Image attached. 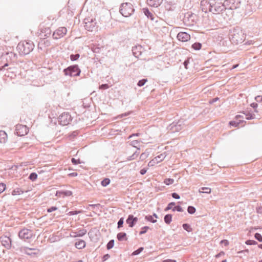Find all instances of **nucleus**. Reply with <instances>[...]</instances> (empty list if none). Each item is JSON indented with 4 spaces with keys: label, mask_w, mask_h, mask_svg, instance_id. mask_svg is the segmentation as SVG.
I'll return each instance as SVG.
<instances>
[{
    "label": "nucleus",
    "mask_w": 262,
    "mask_h": 262,
    "mask_svg": "<svg viewBox=\"0 0 262 262\" xmlns=\"http://www.w3.org/2000/svg\"><path fill=\"white\" fill-rule=\"evenodd\" d=\"M49 34V28H44L43 26L40 25L39 32L38 33V36L40 39L38 42V48L45 52H47L49 50V41L47 39Z\"/></svg>",
    "instance_id": "f257e3e1"
},
{
    "label": "nucleus",
    "mask_w": 262,
    "mask_h": 262,
    "mask_svg": "<svg viewBox=\"0 0 262 262\" xmlns=\"http://www.w3.org/2000/svg\"><path fill=\"white\" fill-rule=\"evenodd\" d=\"M201 6L203 11L207 12L208 10L213 13H220L221 12L225 7V5L221 3L213 4L209 3L207 1L203 0L201 1Z\"/></svg>",
    "instance_id": "f03ea898"
},
{
    "label": "nucleus",
    "mask_w": 262,
    "mask_h": 262,
    "mask_svg": "<svg viewBox=\"0 0 262 262\" xmlns=\"http://www.w3.org/2000/svg\"><path fill=\"white\" fill-rule=\"evenodd\" d=\"M34 45L32 42L24 41L20 42L17 46V50L21 55L29 54L34 49Z\"/></svg>",
    "instance_id": "7ed1b4c3"
},
{
    "label": "nucleus",
    "mask_w": 262,
    "mask_h": 262,
    "mask_svg": "<svg viewBox=\"0 0 262 262\" xmlns=\"http://www.w3.org/2000/svg\"><path fill=\"white\" fill-rule=\"evenodd\" d=\"M84 27L89 31L93 32L98 31V26L95 18H87L85 19Z\"/></svg>",
    "instance_id": "20e7f679"
},
{
    "label": "nucleus",
    "mask_w": 262,
    "mask_h": 262,
    "mask_svg": "<svg viewBox=\"0 0 262 262\" xmlns=\"http://www.w3.org/2000/svg\"><path fill=\"white\" fill-rule=\"evenodd\" d=\"M134 9L133 5L128 3L122 4L120 12L124 17H128L130 16L134 12Z\"/></svg>",
    "instance_id": "39448f33"
},
{
    "label": "nucleus",
    "mask_w": 262,
    "mask_h": 262,
    "mask_svg": "<svg viewBox=\"0 0 262 262\" xmlns=\"http://www.w3.org/2000/svg\"><path fill=\"white\" fill-rule=\"evenodd\" d=\"M245 38V34L242 31H234L232 35L231 40L233 43L238 44L244 41Z\"/></svg>",
    "instance_id": "423d86ee"
},
{
    "label": "nucleus",
    "mask_w": 262,
    "mask_h": 262,
    "mask_svg": "<svg viewBox=\"0 0 262 262\" xmlns=\"http://www.w3.org/2000/svg\"><path fill=\"white\" fill-rule=\"evenodd\" d=\"M225 8L230 10H235L241 5L239 0H226L224 2Z\"/></svg>",
    "instance_id": "0eeeda50"
},
{
    "label": "nucleus",
    "mask_w": 262,
    "mask_h": 262,
    "mask_svg": "<svg viewBox=\"0 0 262 262\" xmlns=\"http://www.w3.org/2000/svg\"><path fill=\"white\" fill-rule=\"evenodd\" d=\"M66 75L70 76H79L80 73V70L77 66H73L68 68L64 70Z\"/></svg>",
    "instance_id": "6e6552de"
},
{
    "label": "nucleus",
    "mask_w": 262,
    "mask_h": 262,
    "mask_svg": "<svg viewBox=\"0 0 262 262\" xmlns=\"http://www.w3.org/2000/svg\"><path fill=\"white\" fill-rule=\"evenodd\" d=\"M33 235V232L31 230L27 228H24L18 232L19 237L24 240L31 238Z\"/></svg>",
    "instance_id": "1a4fd4ad"
},
{
    "label": "nucleus",
    "mask_w": 262,
    "mask_h": 262,
    "mask_svg": "<svg viewBox=\"0 0 262 262\" xmlns=\"http://www.w3.org/2000/svg\"><path fill=\"white\" fill-rule=\"evenodd\" d=\"M72 120L71 115L67 113L62 114L58 118V121L62 125H68Z\"/></svg>",
    "instance_id": "9d476101"
},
{
    "label": "nucleus",
    "mask_w": 262,
    "mask_h": 262,
    "mask_svg": "<svg viewBox=\"0 0 262 262\" xmlns=\"http://www.w3.org/2000/svg\"><path fill=\"white\" fill-rule=\"evenodd\" d=\"M166 157V154L165 153H163L159 156L155 157L154 159H152L151 161H149V162L148 164V166L149 167H152L155 166L156 165L160 163L162 161L164 160V159Z\"/></svg>",
    "instance_id": "9b49d317"
},
{
    "label": "nucleus",
    "mask_w": 262,
    "mask_h": 262,
    "mask_svg": "<svg viewBox=\"0 0 262 262\" xmlns=\"http://www.w3.org/2000/svg\"><path fill=\"white\" fill-rule=\"evenodd\" d=\"M29 132L28 128L26 125L17 124L15 127L16 134L18 136H23L26 135Z\"/></svg>",
    "instance_id": "f8f14e48"
},
{
    "label": "nucleus",
    "mask_w": 262,
    "mask_h": 262,
    "mask_svg": "<svg viewBox=\"0 0 262 262\" xmlns=\"http://www.w3.org/2000/svg\"><path fill=\"white\" fill-rule=\"evenodd\" d=\"M67 33V29L66 27H60L57 29L53 34V37L54 39H59L63 37Z\"/></svg>",
    "instance_id": "ddd939ff"
},
{
    "label": "nucleus",
    "mask_w": 262,
    "mask_h": 262,
    "mask_svg": "<svg viewBox=\"0 0 262 262\" xmlns=\"http://www.w3.org/2000/svg\"><path fill=\"white\" fill-rule=\"evenodd\" d=\"M2 245L7 249H9L11 247V240L7 236H3L1 238Z\"/></svg>",
    "instance_id": "4468645a"
},
{
    "label": "nucleus",
    "mask_w": 262,
    "mask_h": 262,
    "mask_svg": "<svg viewBox=\"0 0 262 262\" xmlns=\"http://www.w3.org/2000/svg\"><path fill=\"white\" fill-rule=\"evenodd\" d=\"M177 38L181 41L185 42L190 40V35L186 32H180L177 35Z\"/></svg>",
    "instance_id": "2eb2a0df"
},
{
    "label": "nucleus",
    "mask_w": 262,
    "mask_h": 262,
    "mask_svg": "<svg viewBox=\"0 0 262 262\" xmlns=\"http://www.w3.org/2000/svg\"><path fill=\"white\" fill-rule=\"evenodd\" d=\"M235 119L236 120L230 121L229 122V125L234 127H237L239 123L243 121L242 119H244V116L241 115H238L236 116Z\"/></svg>",
    "instance_id": "dca6fc26"
},
{
    "label": "nucleus",
    "mask_w": 262,
    "mask_h": 262,
    "mask_svg": "<svg viewBox=\"0 0 262 262\" xmlns=\"http://www.w3.org/2000/svg\"><path fill=\"white\" fill-rule=\"evenodd\" d=\"M33 251H36V249L34 248H30L27 247H21V251L28 255L33 256L36 255L37 252H33Z\"/></svg>",
    "instance_id": "f3484780"
},
{
    "label": "nucleus",
    "mask_w": 262,
    "mask_h": 262,
    "mask_svg": "<svg viewBox=\"0 0 262 262\" xmlns=\"http://www.w3.org/2000/svg\"><path fill=\"white\" fill-rule=\"evenodd\" d=\"M73 193L71 191H56V195L60 198H64L66 196H70L72 195Z\"/></svg>",
    "instance_id": "a211bd4d"
},
{
    "label": "nucleus",
    "mask_w": 262,
    "mask_h": 262,
    "mask_svg": "<svg viewBox=\"0 0 262 262\" xmlns=\"http://www.w3.org/2000/svg\"><path fill=\"white\" fill-rule=\"evenodd\" d=\"M162 0H147L149 5L157 7L161 4Z\"/></svg>",
    "instance_id": "6ab92c4d"
},
{
    "label": "nucleus",
    "mask_w": 262,
    "mask_h": 262,
    "mask_svg": "<svg viewBox=\"0 0 262 262\" xmlns=\"http://www.w3.org/2000/svg\"><path fill=\"white\" fill-rule=\"evenodd\" d=\"M85 242L83 240H80L75 243V246L78 249H81L85 247Z\"/></svg>",
    "instance_id": "aec40b11"
},
{
    "label": "nucleus",
    "mask_w": 262,
    "mask_h": 262,
    "mask_svg": "<svg viewBox=\"0 0 262 262\" xmlns=\"http://www.w3.org/2000/svg\"><path fill=\"white\" fill-rule=\"evenodd\" d=\"M142 48L141 46L135 47L133 48V54L136 57H137L141 55V52L140 50Z\"/></svg>",
    "instance_id": "412c9836"
},
{
    "label": "nucleus",
    "mask_w": 262,
    "mask_h": 262,
    "mask_svg": "<svg viewBox=\"0 0 262 262\" xmlns=\"http://www.w3.org/2000/svg\"><path fill=\"white\" fill-rule=\"evenodd\" d=\"M117 237L118 239L120 241H123V240L126 241L127 239V238L126 237V234L125 233H124V232L119 233L117 234Z\"/></svg>",
    "instance_id": "4be33fe9"
},
{
    "label": "nucleus",
    "mask_w": 262,
    "mask_h": 262,
    "mask_svg": "<svg viewBox=\"0 0 262 262\" xmlns=\"http://www.w3.org/2000/svg\"><path fill=\"white\" fill-rule=\"evenodd\" d=\"M211 191V188L209 187H202L199 190V192L200 193H210Z\"/></svg>",
    "instance_id": "5701e85b"
},
{
    "label": "nucleus",
    "mask_w": 262,
    "mask_h": 262,
    "mask_svg": "<svg viewBox=\"0 0 262 262\" xmlns=\"http://www.w3.org/2000/svg\"><path fill=\"white\" fill-rule=\"evenodd\" d=\"M132 215H129L126 220V223L129 225L130 227H133L134 226V221L132 220Z\"/></svg>",
    "instance_id": "b1692460"
},
{
    "label": "nucleus",
    "mask_w": 262,
    "mask_h": 262,
    "mask_svg": "<svg viewBox=\"0 0 262 262\" xmlns=\"http://www.w3.org/2000/svg\"><path fill=\"white\" fill-rule=\"evenodd\" d=\"M7 137V134L4 131H0V141L5 142V138Z\"/></svg>",
    "instance_id": "393cba45"
},
{
    "label": "nucleus",
    "mask_w": 262,
    "mask_h": 262,
    "mask_svg": "<svg viewBox=\"0 0 262 262\" xmlns=\"http://www.w3.org/2000/svg\"><path fill=\"white\" fill-rule=\"evenodd\" d=\"M144 12L145 15L147 16V17L149 18L151 20H154V17L152 14L149 12V11L147 9H144Z\"/></svg>",
    "instance_id": "a878e982"
},
{
    "label": "nucleus",
    "mask_w": 262,
    "mask_h": 262,
    "mask_svg": "<svg viewBox=\"0 0 262 262\" xmlns=\"http://www.w3.org/2000/svg\"><path fill=\"white\" fill-rule=\"evenodd\" d=\"M192 48L196 50H199L202 48V44L199 42H195L192 45Z\"/></svg>",
    "instance_id": "bb28decb"
},
{
    "label": "nucleus",
    "mask_w": 262,
    "mask_h": 262,
    "mask_svg": "<svg viewBox=\"0 0 262 262\" xmlns=\"http://www.w3.org/2000/svg\"><path fill=\"white\" fill-rule=\"evenodd\" d=\"M172 216L170 214H167L164 217V221L166 224H170L171 222Z\"/></svg>",
    "instance_id": "cd10ccee"
},
{
    "label": "nucleus",
    "mask_w": 262,
    "mask_h": 262,
    "mask_svg": "<svg viewBox=\"0 0 262 262\" xmlns=\"http://www.w3.org/2000/svg\"><path fill=\"white\" fill-rule=\"evenodd\" d=\"M164 183L166 185H169L174 183V180L170 178H166L164 180Z\"/></svg>",
    "instance_id": "c85d7f7f"
},
{
    "label": "nucleus",
    "mask_w": 262,
    "mask_h": 262,
    "mask_svg": "<svg viewBox=\"0 0 262 262\" xmlns=\"http://www.w3.org/2000/svg\"><path fill=\"white\" fill-rule=\"evenodd\" d=\"M37 178V174L35 172H32L29 176V179L32 181H35Z\"/></svg>",
    "instance_id": "c756f323"
},
{
    "label": "nucleus",
    "mask_w": 262,
    "mask_h": 262,
    "mask_svg": "<svg viewBox=\"0 0 262 262\" xmlns=\"http://www.w3.org/2000/svg\"><path fill=\"white\" fill-rule=\"evenodd\" d=\"M110 183V180L108 178L104 179L103 181L101 182V185L103 186H106Z\"/></svg>",
    "instance_id": "7c9ffc66"
},
{
    "label": "nucleus",
    "mask_w": 262,
    "mask_h": 262,
    "mask_svg": "<svg viewBox=\"0 0 262 262\" xmlns=\"http://www.w3.org/2000/svg\"><path fill=\"white\" fill-rule=\"evenodd\" d=\"M183 228L188 232L192 231V228L191 227L187 224H184L183 225Z\"/></svg>",
    "instance_id": "2f4dec72"
},
{
    "label": "nucleus",
    "mask_w": 262,
    "mask_h": 262,
    "mask_svg": "<svg viewBox=\"0 0 262 262\" xmlns=\"http://www.w3.org/2000/svg\"><path fill=\"white\" fill-rule=\"evenodd\" d=\"M145 219L148 221L151 222L153 223H155L157 222L156 220H154L153 216L152 215H147L145 216Z\"/></svg>",
    "instance_id": "473e14b6"
},
{
    "label": "nucleus",
    "mask_w": 262,
    "mask_h": 262,
    "mask_svg": "<svg viewBox=\"0 0 262 262\" xmlns=\"http://www.w3.org/2000/svg\"><path fill=\"white\" fill-rule=\"evenodd\" d=\"M187 211L190 214H193L195 212V208L193 206H189Z\"/></svg>",
    "instance_id": "72a5a7b5"
},
{
    "label": "nucleus",
    "mask_w": 262,
    "mask_h": 262,
    "mask_svg": "<svg viewBox=\"0 0 262 262\" xmlns=\"http://www.w3.org/2000/svg\"><path fill=\"white\" fill-rule=\"evenodd\" d=\"M114 241L113 239L111 240L107 244V249H111L114 247Z\"/></svg>",
    "instance_id": "f704fd0d"
},
{
    "label": "nucleus",
    "mask_w": 262,
    "mask_h": 262,
    "mask_svg": "<svg viewBox=\"0 0 262 262\" xmlns=\"http://www.w3.org/2000/svg\"><path fill=\"white\" fill-rule=\"evenodd\" d=\"M80 57L79 54H77L75 55L72 54L71 55L70 58L71 60L72 61L76 60H77Z\"/></svg>",
    "instance_id": "c9c22d12"
},
{
    "label": "nucleus",
    "mask_w": 262,
    "mask_h": 262,
    "mask_svg": "<svg viewBox=\"0 0 262 262\" xmlns=\"http://www.w3.org/2000/svg\"><path fill=\"white\" fill-rule=\"evenodd\" d=\"M143 249L144 248L143 247H141V248H139L137 250L133 252V253H132V255H136L139 254L143 250Z\"/></svg>",
    "instance_id": "e433bc0d"
},
{
    "label": "nucleus",
    "mask_w": 262,
    "mask_h": 262,
    "mask_svg": "<svg viewBox=\"0 0 262 262\" xmlns=\"http://www.w3.org/2000/svg\"><path fill=\"white\" fill-rule=\"evenodd\" d=\"M148 229H149V227L148 226H145L144 227H142L141 228V230L140 232V234L141 235V234L145 233L147 232V231L148 230Z\"/></svg>",
    "instance_id": "4c0bfd02"
},
{
    "label": "nucleus",
    "mask_w": 262,
    "mask_h": 262,
    "mask_svg": "<svg viewBox=\"0 0 262 262\" xmlns=\"http://www.w3.org/2000/svg\"><path fill=\"white\" fill-rule=\"evenodd\" d=\"M147 81V80L146 79H143L140 80L139 81V82L138 83V85L139 86H142L144 85V84L145 83V82Z\"/></svg>",
    "instance_id": "58836bf2"
},
{
    "label": "nucleus",
    "mask_w": 262,
    "mask_h": 262,
    "mask_svg": "<svg viewBox=\"0 0 262 262\" xmlns=\"http://www.w3.org/2000/svg\"><path fill=\"white\" fill-rule=\"evenodd\" d=\"M82 211L81 210L70 211L68 213V215H73L77 214L78 213H82Z\"/></svg>",
    "instance_id": "ea45409f"
},
{
    "label": "nucleus",
    "mask_w": 262,
    "mask_h": 262,
    "mask_svg": "<svg viewBox=\"0 0 262 262\" xmlns=\"http://www.w3.org/2000/svg\"><path fill=\"white\" fill-rule=\"evenodd\" d=\"M254 237L259 242H262V236L259 233H255Z\"/></svg>",
    "instance_id": "a19ab883"
},
{
    "label": "nucleus",
    "mask_w": 262,
    "mask_h": 262,
    "mask_svg": "<svg viewBox=\"0 0 262 262\" xmlns=\"http://www.w3.org/2000/svg\"><path fill=\"white\" fill-rule=\"evenodd\" d=\"M175 205V203L174 202H172V203H169L167 207L165 209V210L167 211V210H170V209H172L173 208V207Z\"/></svg>",
    "instance_id": "79ce46f5"
},
{
    "label": "nucleus",
    "mask_w": 262,
    "mask_h": 262,
    "mask_svg": "<svg viewBox=\"0 0 262 262\" xmlns=\"http://www.w3.org/2000/svg\"><path fill=\"white\" fill-rule=\"evenodd\" d=\"M246 244L248 245H256L257 244V242L253 240H247L245 242Z\"/></svg>",
    "instance_id": "37998d69"
},
{
    "label": "nucleus",
    "mask_w": 262,
    "mask_h": 262,
    "mask_svg": "<svg viewBox=\"0 0 262 262\" xmlns=\"http://www.w3.org/2000/svg\"><path fill=\"white\" fill-rule=\"evenodd\" d=\"M172 210L173 211H179V212L183 211L182 208L181 206H174L173 207V208L172 209Z\"/></svg>",
    "instance_id": "c03bdc74"
},
{
    "label": "nucleus",
    "mask_w": 262,
    "mask_h": 262,
    "mask_svg": "<svg viewBox=\"0 0 262 262\" xmlns=\"http://www.w3.org/2000/svg\"><path fill=\"white\" fill-rule=\"evenodd\" d=\"M6 189V185L3 183H0V193L3 192Z\"/></svg>",
    "instance_id": "a18cd8bd"
},
{
    "label": "nucleus",
    "mask_w": 262,
    "mask_h": 262,
    "mask_svg": "<svg viewBox=\"0 0 262 262\" xmlns=\"http://www.w3.org/2000/svg\"><path fill=\"white\" fill-rule=\"evenodd\" d=\"M71 161H72V163L74 165H76V164L80 163V160H79V159L76 160L74 158H72Z\"/></svg>",
    "instance_id": "49530a36"
},
{
    "label": "nucleus",
    "mask_w": 262,
    "mask_h": 262,
    "mask_svg": "<svg viewBox=\"0 0 262 262\" xmlns=\"http://www.w3.org/2000/svg\"><path fill=\"white\" fill-rule=\"evenodd\" d=\"M123 224V219L121 218L119 222H118V227L120 228L122 226V225Z\"/></svg>",
    "instance_id": "de8ad7c7"
},
{
    "label": "nucleus",
    "mask_w": 262,
    "mask_h": 262,
    "mask_svg": "<svg viewBox=\"0 0 262 262\" xmlns=\"http://www.w3.org/2000/svg\"><path fill=\"white\" fill-rule=\"evenodd\" d=\"M221 244L224 245L225 246H227L229 245V242L226 239L221 241Z\"/></svg>",
    "instance_id": "09e8293b"
},
{
    "label": "nucleus",
    "mask_w": 262,
    "mask_h": 262,
    "mask_svg": "<svg viewBox=\"0 0 262 262\" xmlns=\"http://www.w3.org/2000/svg\"><path fill=\"white\" fill-rule=\"evenodd\" d=\"M109 88V86L107 84H102L100 86L99 88L100 89H107Z\"/></svg>",
    "instance_id": "8fccbe9b"
},
{
    "label": "nucleus",
    "mask_w": 262,
    "mask_h": 262,
    "mask_svg": "<svg viewBox=\"0 0 262 262\" xmlns=\"http://www.w3.org/2000/svg\"><path fill=\"white\" fill-rule=\"evenodd\" d=\"M246 118L248 120L252 119L254 118V116L253 115L249 114L246 115Z\"/></svg>",
    "instance_id": "3c124183"
},
{
    "label": "nucleus",
    "mask_w": 262,
    "mask_h": 262,
    "mask_svg": "<svg viewBox=\"0 0 262 262\" xmlns=\"http://www.w3.org/2000/svg\"><path fill=\"white\" fill-rule=\"evenodd\" d=\"M255 100L257 102H262V96H257L255 97Z\"/></svg>",
    "instance_id": "603ef678"
},
{
    "label": "nucleus",
    "mask_w": 262,
    "mask_h": 262,
    "mask_svg": "<svg viewBox=\"0 0 262 262\" xmlns=\"http://www.w3.org/2000/svg\"><path fill=\"white\" fill-rule=\"evenodd\" d=\"M172 196L174 198V199H180V196L176 193H172Z\"/></svg>",
    "instance_id": "864d4df0"
},
{
    "label": "nucleus",
    "mask_w": 262,
    "mask_h": 262,
    "mask_svg": "<svg viewBox=\"0 0 262 262\" xmlns=\"http://www.w3.org/2000/svg\"><path fill=\"white\" fill-rule=\"evenodd\" d=\"M162 262H177V261L174 259H167L163 260Z\"/></svg>",
    "instance_id": "5fc2aeb1"
},
{
    "label": "nucleus",
    "mask_w": 262,
    "mask_h": 262,
    "mask_svg": "<svg viewBox=\"0 0 262 262\" xmlns=\"http://www.w3.org/2000/svg\"><path fill=\"white\" fill-rule=\"evenodd\" d=\"M17 193H18V194H20V193H19V189H17V190L15 189V190H14L12 191V194H13V195H16V194H17Z\"/></svg>",
    "instance_id": "6e6d98bb"
},
{
    "label": "nucleus",
    "mask_w": 262,
    "mask_h": 262,
    "mask_svg": "<svg viewBox=\"0 0 262 262\" xmlns=\"http://www.w3.org/2000/svg\"><path fill=\"white\" fill-rule=\"evenodd\" d=\"M225 252H223V251H221V252H220L219 254H217V255H216L215 257H216V258H217V257H220V256H221L224 255H225Z\"/></svg>",
    "instance_id": "4d7b16f0"
},
{
    "label": "nucleus",
    "mask_w": 262,
    "mask_h": 262,
    "mask_svg": "<svg viewBox=\"0 0 262 262\" xmlns=\"http://www.w3.org/2000/svg\"><path fill=\"white\" fill-rule=\"evenodd\" d=\"M78 173L77 172H72L68 174L69 177H76Z\"/></svg>",
    "instance_id": "13d9d810"
},
{
    "label": "nucleus",
    "mask_w": 262,
    "mask_h": 262,
    "mask_svg": "<svg viewBox=\"0 0 262 262\" xmlns=\"http://www.w3.org/2000/svg\"><path fill=\"white\" fill-rule=\"evenodd\" d=\"M132 220L134 221V222L135 224L138 221V218L136 217H134V216L132 215Z\"/></svg>",
    "instance_id": "bf43d9fd"
},
{
    "label": "nucleus",
    "mask_w": 262,
    "mask_h": 262,
    "mask_svg": "<svg viewBox=\"0 0 262 262\" xmlns=\"http://www.w3.org/2000/svg\"><path fill=\"white\" fill-rule=\"evenodd\" d=\"M146 172V169H141V171H140V173H141V174H145Z\"/></svg>",
    "instance_id": "052dcab7"
},
{
    "label": "nucleus",
    "mask_w": 262,
    "mask_h": 262,
    "mask_svg": "<svg viewBox=\"0 0 262 262\" xmlns=\"http://www.w3.org/2000/svg\"><path fill=\"white\" fill-rule=\"evenodd\" d=\"M110 257V255L107 254H106L104 256H103V260H106L107 258H108V257Z\"/></svg>",
    "instance_id": "680f3d73"
},
{
    "label": "nucleus",
    "mask_w": 262,
    "mask_h": 262,
    "mask_svg": "<svg viewBox=\"0 0 262 262\" xmlns=\"http://www.w3.org/2000/svg\"><path fill=\"white\" fill-rule=\"evenodd\" d=\"M137 155L135 154H134L130 158L128 159L129 160H132L133 159H134L136 157H137Z\"/></svg>",
    "instance_id": "e2e57ef3"
},
{
    "label": "nucleus",
    "mask_w": 262,
    "mask_h": 262,
    "mask_svg": "<svg viewBox=\"0 0 262 262\" xmlns=\"http://www.w3.org/2000/svg\"><path fill=\"white\" fill-rule=\"evenodd\" d=\"M139 135H140V134H139V133H137V134H132V135L129 136L128 138H131L132 137H133L134 136H138Z\"/></svg>",
    "instance_id": "0e129e2a"
},
{
    "label": "nucleus",
    "mask_w": 262,
    "mask_h": 262,
    "mask_svg": "<svg viewBox=\"0 0 262 262\" xmlns=\"http://www.w3.org/2000/svg\"><path fill=\"white\" fill-rule=\"evenodd\" d=\"M184 64L185 66V68L187 69L188 68H187V65H188V61H185L184 63Z\"/></svg>",
    "instance_id": "69168bd1"
},
{
    "label": "nucleus",
    "mask_w": 262,
    "mask_h": 262,
    "mask_svg": "<svg viewBox=\"0 0 262 262\" xmlns=\"http://www.w3.org/2000/svg\"><path fill=\"white\" fill-rule=\"evenodd\" d=\"M251 105H252L253 107H257V104L256 103H252V104H251Z\"/></svg>",
    "instance_id": "338daca9"
},
{
    "label": "nucleus",
    "mask_w": 262,
    "mask_h": 262,
    "mask_svg": "<svg viewBox=\"0 0 262 262\" xmlns=\"http://www.w3.org/2000/svg\"><path fill=\"white\" fill-rule=\"evenodd\" d=\"M85 233H86V231L85 230V231H84L83 232H82V233L81 234H79V236H82V235H83L85 234Z\"/></svg>",
    "instance_id": "774afa93"
}]
</instances>
